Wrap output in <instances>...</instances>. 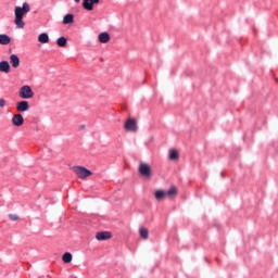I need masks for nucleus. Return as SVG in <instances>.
Returning a JSON list of instances; mask_svg holds the SVG:
<instances>
[{
  "label": "nucleus",
  "instance_id": "9b49d317",
  "mask_svg": "<svg viewBox=\"0 0 278 278\" xmlns=\"http://www.w3.org/2000/svg\"><path fill=\"white\" fill-rule=\"evenodd\" d=\"M98 40L102 45H108V42H110V33L108 31L100 33L98 36Z\"/></svg>",
  "mask_w": 278,
  "mask_h": 278
},
{
  "label": "nucleus",
  "instance_id": "39448f33",
  "mask_svg": "<svg viewBox=\"0 0 278 278\" xmlns=\"http://www.w3.org/2000/svg\"><path fill=\"white\" fill-rule=\"evenodd\" d=\"M124 129L126 131H138V122H136V118H128L124 124Z\"/></svg>",
  "mask_w": 278,
  "mask_h": 278
},
{
  "label": "nucleus",
  "instance_id": "f3484780",
  "mask_svg": "<svg viewBox=\"0 0 278 278\" xmlns=\"http://www.w3.org/2000/svg\"><path fill=\"white\" fill-rule=\"evenodd\" d=\"M62 261L64 264H71V262H73V254H71V252H65L62 256Z\"/></svg>",
  "mask_w": 278,
  "mask_h": 278
},
{
  "label": "nucleus",
  "instance_id": "2eb2a0df",
  "mask_svg": "<svg viewBox=\"0 0 278 278\" xmlns=\"http://www.w3.org/2000/svg\"><path fill=\"white\" fill-rule=\"evenodd\" d=\"M12 42V38L5 34H0V45H10Z\"/></svg>",
  "mask_w": 278,
  "mask_h": 278
},
{
  "label": "nucleus",
  "instance_id": "9d476101",
  "mask_svg": "<svg viewBox=\"0 0 278 278\" xmlns=\"http://www.w3.org/2000/svg\"><path fill=\"white\" fill-rule=\"evenodd\" d=\"M110 238H112V233L110 231H100L96 235V239L99 241L110 240Z\"/></svg>",
  "mask_w": 278,
  "mask_h": 278
},
{
  "label": "nucleus",
  "instance_id": "b1692460",
  "mask_svg": "<svg viewBox=\"0 0 278 278\" xmlns=\"http://www.w3.org/2000/svg\"><path fill=\"white\" fill-rule=\"evenodd\" d=\"M75 1V3H79L81 0H74Z\"/></svg>",
  "mask_w": 278,
  "mask_h": 278
},
{
  "label": "nucleus",
  "instance_id": "aec40b11",
  "mask_svg": "<svg viewBox=\"0 0 278 278\" xmlns=\"http://www.w3.org/2000/svg\"><path fill=\"white\" fill-rule=\"evenodd\" d=\"M139 233L143 240H149V229L140 228Z\"/></svg>",
  "mask_w": 278,
  "mask_h": 278
},
{
  "label": "nucleus",
  "instance_id": "7ed1b4c3",
  "mask_svg": "<svg viewBox=\"0 0 278 278\" xmlns=\"http://www.w3.org/2000/svg\"><path fill=\"white\" fill-rule=\"evenodd\" d=\"M73 170L79 179H86V177H90V175H92V170L84 166H74Z\"/></svg>",
  "mask_w": 278,
  "mask_h": 278
},
{
  "label": "nucleus",
  "instance_id": "4be33fe9",
  "mask_svg": "<svg viewBox=\"0 0 278 278\" xmlns=\"http://www.w3.org/2000/svg\"><path fill=\"white\" fill-rule=\"evenodd\" d=\"M5 99H3V98H0V108L1 109H3V108H5Z\"/></svg>",
  "mask_w": 278,
  "mask_h": 278
},
{
  "label": "nucleus",
  "instance_id": "f257e3e1",
  "mask_svg": "<svg viewBox=\"0 0 278 278\" xmlns=\"http://www.w3.org/2000/svg\"><path fill=\"white\" fill-rule=\"evenodd\" d=\"M28 12H31V7H29V3H27V2H24L22 7H15L14 23L18 29H23L25 27V22L23 21V16H24V14H28Z\"/></svg>",
  "mask_w": 278,
  "mask_h": 278
},
{
  "label": "nucleus",
  "instance_id": "ddd939ff",
  "mask_svg": "<svg viewBox=\"0 0 278 278\" xmlns=\"http://www.w3.org/2000/svg\"><path fill=\"white\" fill-rule=\"evenodd\" d=\"M73 23H75V15H73V13H67L64 15L63 25H71Z\"/></svg>",
  "mask_w": 278,
  "mask_h": 278
},
{
  "label": "nucleus",
  "instance_id": "6ab92c4d",
  "mask_svg": "<svg viewBox=\"0 0 278 278\" xmlns=\"http://www.w3.org/2000/svg\"><path fill=\"white\" fill-rule=\"evenodd\" d=\"M169 160H172L173 162L179 160V151L169 150Z\"/></svg>",
  "mask_w": 278,
  "mask_h": 278
},
{
  "label": "nucleus",
  "instance_id": "5701e85b",
  "mask_svg": "<svg viewBox=\"0 0 278 278\" xmlns=\"http://www.w3.org/2000/svg\"><path fill=\"white\" fill-rule=\"evenodd\" d=\"M79 129L81 130V129H86V125H80L79 126Z\"/></svg>",
  "mask_w": 278,
  "mask_h": 278
},
{
  "label": "nucleus",
  "instance_id": "f8f14e48",
  "mask_svg": "<svg viewBox=\"0 0 278 278\" xmlns=\"http://www.w3.org/2000/svg\"><path fill=\"white\" fill-rule=\"evenodd\" d=\"M10 64L13 68H18L21 66V59L16 54H11Z\"/></svg>",
  "mask_w": 278,
  "mask_h": 278
},
{
  "label": "nucleus",
  "instance_id": "dca6fc26",
  "mask_svg": "<svg viewBox=\"0 0 278 278\" xmlns=\"http://www.w3.org/2000/svg\"><path fill=\"white\" fill-rule=\"evenodd\" d=\"M38 42H41L42 45H47V42H49V34L47 33H41L38 36Z\"/></svg>",
  "mask_w": 278,
  "mask_h": 278
},
{
  "label": "nucleus",
  "instance_id": "0eeeda50",
  "mask_svg": "<svg viewBox=\"0 0 278 278\" xmlns=\"http://www.w3.org/2000/svg\"><path fill=\"white\" fill-rule=\"evenodd\" d=\"M139 173L142 177H151V166L147 163H140Z\"/></svg>",
  "mask_w": 278,
  "mask_h": 278
},
{
  "label": "nucleus",
  "instance_id": "6e6552de",
  "mask_svg": "<svg viewBox=\"0 0 278 278\" xmlns=\"http://www.w3.org/2000/svg\"><path fill=\"white\" fill-rule=\"evenodd\" d=\"M11 123L14 125V127H23L25 118H23L22 114H15L13 115Z\"/></svg>",
  "mask_w": 278,
  "mask_h": 278
},
{
  "label": "nucleus",
  "instance_id": "f03ea898",
  "mask_svg": "<svg viewBox=\"0 0 278 278\" xmlns=\"http://www.w3.org/2000/svg\"><path fill=\"white\" fill-rule=\"evenodd\" d=\"M177 194V188L172 187L168 191L165 190H156L154 192V197L156 201H162L165 197H176Z\"/></svg>",
  "mask_w": 278,
  "mask_h": 278
},
{
  "label": "nucleus",
  "instance_id": "412c9836",
  "mask_svg": "<svg viewBox=\"0 0 278 278\" xmlns=\"http://www.w3.org/2000/svg\"><path fill=\"white\" fill-rule=\"evenodd\" d=\"M9 218H10V220H18V215H14V214H9Z\"/></svg>",
  "mask_w": 278,
  "mask_h": 278
},
{
  "label": "nucleus",
  "instance_id": "423d86ee",
  "mask_svg": "<svg viewBox=\"0 0 278 278\" xmlns=\"http://www.w3.org/2000/svg\"><path fill=\"white\" fill-rule=\"evenodd\" d=\"M101 0H83V8L87 10V12H92L94 10V5L99 4Z\"/></svg>",
  "mask_w": 278,
  "mask_h": 278
},
{
  "label": "nucleus",
  "instance_id": "4468645a",
  "mask_svg": "<svg viewBox=\"0 0 278 278\" xmlns=\"http://www.w3.org/2000/svg\"><path fill=\"white\" fill-rule=\"evenodd\" d=\"M0 73H10V62L8 61L0 62Z\"/></svg>",
  "mask_w": 278,
  "mask_h": 278
},
{
  "label": "nucleus",
  "instance_id": "1a4fd4ad",
  "mask_svg": "<svg viewBox=\"0 0 278 278\" xmlns=\"http://www.w3.org/2000/svg\"><path fill=\"white\" fill-rule=\"evenodd\" d=\"M17 112H27L29 110V102L27 100H22L16 104Z\"/></svg>",
  "mask_w": 278,
  "mask_h": 278
},
{
  "label": "nucleus",
  "instance_id": "a211bd4d",
  "mask_svg": "<svg viewBox=\"0 0 278 278\" xmlns=\"http://www.w3.org/2000/svg\"><path fill=\"white\" fill-rule=\"evenodd\" d=\"M56 45L58 47H66V45H68V39H66L64 36H61L56 39Z\"/></svg>",
  "mask_w": 278,
  "mask_h": 278
},
{
  "label": "nucleus",
  "instance_id": "20e7f679",
  "mask_svg": "<svg viewBox=\"0 0 278 278\" xmlns=\"http://www.w3.org/2000/svg\"><path fill=\"white\" fill-rule=\"evenodd\" d=\"M21 99H34V90L29 85H24L20 88Z\"/></svg>",
  "mask_w": 278,
  "mask_h": 278
}]
</instances>
